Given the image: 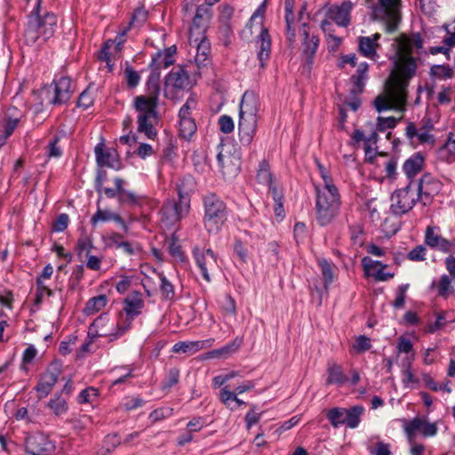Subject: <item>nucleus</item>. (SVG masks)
I'll list each match as a JSON object with an SVG mask.
<instances>
[{
    "label": "nucleus",
    "mask_w": 455,
    "mask_h": 455,
    "mask_svg": "<svg viewBox=\"0 0 455 455\" xmlns=\"http://www.w3.org/2000/svg\"><path fill=\"white\" fill-rule=\"evenodd\" d=\"M109 220L116 222L124 228V231H127L128 227L124 221V220L120 217V215L112 212L109 210L98 209L97 212L92 217L91 223L93 226H96L99 222H105Z\"/></svg>",
    "instance_id": "obj_30"
},
{
    "label": "nucleus",
    "mask_w": 455,
    "mask_h": 455,
    "mask_svg": "<svg viewBox=\"0 0 455 455\" xmlns=\"http://www.w3.org/2000/svg\"><path fill=\"white\" fill-rule=\"evenodd\" d=\"M369 65L366 62L359 64L356 73L352 76L351 79L357 88H362L364 85V81L367 79Z\"/></svg>",
    "instance_id": "obj_46"
},
{
    "label": "nucleus",
    "mask_w": 455,
    "mask_h": 455,
    "mask_svg": "<svg viewBox=\"0 0 455 455\" xmlns=\"http://www.w3.org/2000/svg\"><path fill=\"white\" fill-rule=\"evenodd\" d=\"M431 75L436 78L448 79L452 76L453 72L448 65H435L431 68Z\"/></svg>",
    "instance_id": "obj_48"
},
{
    "label": "nucleus",
    "mask_w": 455,
    "mask_h": 455,
    "mask_svg": "<svg viewBox=\"0 0 455 455\" xmlns=\"http://www.w3.org/2000/svg\"><path fill=\"white\" fill-rule=\"evenodd\" d=\"M193 254L204 279L210 282V272L213 271L217 267V259L214 252L211 249L204 250L195 248Z\"/></svg>",
    "instance_id": "obj_19"
},
{
    "label": "nucleus",
    "mask_w": 455,
    "mask_h": 455,
    "mask_svg": "<svg viewBox=\"0 0 455 455\" xmlns=\"http://www.w3.org/2000/svg\"><path fill=\"white\" fill-rule=\"evenodd\" d=\"M315 219L321 226L329 224L339 213L340 196L334 184H316Z\"/></svg>",
    "instance_id": "obj_2"
},
{
    "label": "nucleus",
    "mask_w": 455,
    "mask_h": 455,
    "mask_svg": "<svg viewBox=\"0 0 455 455\" xmlns=\"http://www.w3.org/2000/svg\"><path fill=\"white\" fill-rule=\"evenodd\" d=\"M213 3L210 4L209 5H200L197 7L195 16L192 20L193 27L196 28L207 27L211 18V5Z\"/></svg>",
    "instance_id": "obj_34"
},
{
    "label": "nucleus",
    "mask_w": 455,
    "mask_h": 455,
    "mask_svg": "<svg viewBox=\"0 0 455 455\" xmlns=\"http://www.w3.org/2000/svg\"><path fill=\"white\" fill-rule=\"evenodd\" d=\"M107 297L105 295H99L88 300L84 312L87 315H94L101 310L107 305Z\"/></svg>",
    "instance_id": "obj_41"
},
{
    "label": "nucleus",
    "mask_w": 455,
    "mask_h": 455,
    "mask_svg": "<svg viewBox=\"0 0 455 455\" xmlns=\"http://www.w3.org/2000/svg\"><path fill=\"white\" fill-rule=\"evenodd\" d=\"M57 380L58 374L55 371L48 370L46 372H44L36 387L38 397L42 399L47 396L48 394L52 391L53 386L56 384Z\"/></svg>",
    "instance_id": "obj_27"
},
{
    "label": "nucleus",
    "mask_w": 455,
    "mask_h": 455,
    "mask_svg": "<svg viewBox=\"0 0 455 455\" xmlns=\"http://www.w3.org/2000/svg\"><path fill=\"white\" fill-rule=\"evenodd\" d=\"M180 379V371L177 368H172L168 371L165 380L163 383V389L171 388L175 386Z\"/></svg>",
    "instance_id": "obj_55"
},
{
    "label": "nucleus",
    "mask_w": 455,
    "mask_h": 455,
    "mask_svg": "<svg viewBox=\"0 0 455 455\" xmlns=\"http://www.w3.org/2000/svg\"><path fill=\"white\" fill-rule=\"evenodd\" d=\"M403 430L407 437L416 438L418 433H421L424 437H432L437 434V426L427 418L416 417L403 421Z\"/></svg>",
    "instance_id": "obj_17"
},
{
    "label": "nucleus",
    "mask_w": 455,
    "mask_h": 455,
    "mask_svg": "<svg viewBox=\"0 0 455 455\" xmlns=\"http://www.w3.org/2000/svg\"><path fill=\"white\" fill-rule=\"evenodd\" d=\"M284 8V19L286 22L287 28H291L292 26H301L306 27V20L308 19V13L307 12V4L304 3L299 10V12L296 14L294 12L295 9V0H284L283 2Z\"/></svg>",
    "instance_id": "obj_21"
},
{
    "label": "nucleus",
    "mask_w": 455,
    "mask_h": 455,
    "mask_svg": "<svg viewBox=\"0 0 455 455\" xmlns=\"http://www.w3.org/2000/svg\"><path fill=\"white\" fill-rule=\"evenodd\" d=\"M424 157L420 153H415L403 165V170L408 178H412L423 168Z\"/></svg>",
    "instance_id": "obj_31"
},
{
    "label": "nucleus",
    "mask_w": 455,
    "mask_h": 455,
    "mask_svg": "<svg viewBox=\"0 0 455 455\" xmlns=\"http://www.w3.org/2000/svg\"><path fill=\"white\" fill-rule=\"evenodd\" d=\"M454 282L453 276L443 275L437 283H433V285L436 286L440 296L447 297L454 292Z\"/></svg>",
    "instance_id": "obj_37"
},
{
    "label": "nucleus",
    "mask_w": 455,
    "mask_h": 455,
    "mask_svg": "<svg viewBox=\"0 0 455 455\" xmlns=\"http://www.w3.org/2000/svg\"><path fill=\"white\" fill-rule=\"evenodd\" d=\"M41 0H37L36 5L29 16L28 25L31 28H47L57 26L58 19L52 12H45L44 16L40 14Z\"/></svg>",
    "instance_id": "obj_23"
},
{
    "label": "nucleus",
    "mask_w": 455,
    "mask_h": 455,
    "mask_svg": "<svg viewBox=\"0 0 455 455\" xmlns=\"http://www.w3.org/2000/svg\"><path fill=\"white\" fill-rule=\"evenodd\" d=\"M392 47L395 51L392 71L386 83L385 92L374 100V107L378 112L395 109L400 112L405 110L406 88L409 80L415 75L417 63L411 57L412 48H422V40L419 34L412 38L401 34L393 40Z\"/></svg>",
    "instance_id": "obj_1"
},
{
    "label": "nucleus",
    "mask_w": 455,
    "mask_h": 455,
    "mask_svg": "<svg viewBox=\"0 0 455 455\" xmlns=\"http://www.w3.org/2000/svg\"><path fill=\"white\" fill-rule=\"evenodd\" d=\"M116 323L117 322H110L106 315H101L90 325L88 335L92 339L97 337H109L110 340L116 339L125 333L121 332V330L116 328V325H112Z\"/></svg>",
    "instance_id": "obj_14"
},
{
    "label": "nucleus",
    "mask_w": 455,
    "mask_h": 455,
    "mask_svg": "<svg viewBox=\"0 0 455 455\" xmlns=\"http://www.w3.org/2000/svg\"><path fill=\"white\" fill-rule=\"evenodd\" d=\"M25 447L31 455H52L55 451V443L47 435L40 432L29 434Z\"/></svg>",
    "instance_id": "obj_15"
},
{
    "label": "nucleus",
    "mask_w": 455,
    "mask_h": 455,
    "mask_svg": "<svg viewBox=\"0 0 455 455\" xmlns=\"http://www.w3.org/2000/svg\"><path fill=\"white\" fill-rule=\"evenodd\" d=\"M118 249H122L124 253L130 256L141 252V247L138 243L127 241H124L122 243H119Z\"/></svg>",
    "instance_id": "obj_61"
},
{
    "label": "nucleus",
    "mask_w": 455,
    "mask_h": 455,
    "mask_svg": "<svg viewBox=\"0 0 455 455\" xmlns=\"http://www.w3.org/2000/svg\"><path fill=\"white\" fill-rule=\"evenodd\" d=\"M92 248V241L87 238H81L78 240L76 250L80 259H84V257L88 253L90 254L91 249Z\"/></svg>",
    "instance_id": "obj_56"
},
{
    "label": "nucleus",
    "mask_w": 455,
    "mask_h": 455,
    "mask_svg": "<svg viewBox=\"0 0 455 455\" xmlns=\"http://www.w3.org/2000/svg\"><path fill=\"white\" fill-rule=\"evenodd\" d=\"M174 61V60L167 58L161 51L156 52L150 62L152 72L148 79V84H158L161 69L167 68L172 65Z\"/></svg>",
    "instance_id": "obj_25"
},
{
    "label": "nucleus",
    "mask_w": 455,
    "mask_h": 455,
    "mask_svg": "<svg viewBox=\"0 0 455 455\" xmlns=\"http://www.w3.org/2000/svg\"><path fill=\"white\" fill-rule=\"evenodd\" d=\"M257 44H259V51L258 52V59L260 66L264 67L265 62L269 59L271 52V38L267 30H261Z\"/></svg>",
    "instance_id": "obj_29"
},
{
    "label": "nucleus",
    "mask_w": 455,
    "mask_h": 455,
    "mask_svg": "<svg viewBox=\"0 0 455 455\" xmlns=\"http://www.w3.org/2000/svg\"><path fill=\"white\" fill-rule=\"evenodd\" d=\"M371 347V339L364 335L358 336L355 339V343L352 346V348L356 353L365 352V351L369 350Z\"/></svg>",
    "instance_id": "obj_52"
},
{
    "label": "nucleus",
    "mask_w": 455,
    "mask_h": 455,
    "mask_svg": "<svg viewBox=\"0 0 455 455\" xmlns=\"http://www.w3.org/2000/svg\"><path fill=\"white\" fill-rule=\"evenodd\" d=\"M189 44L196 48L195 60L198 67L204 66L210 52V43L204 36V30H190Z\"/></svg>",
    "instance_id": "obj_20"
},
{
    "label": "nucleus",
    "mask_w": 455,
    "mask_h": 455,
    "mask_svg": "<svg viewBox=\"0 0 455 455\" xmlns=\"http://www.w3.org/2000/svg\"><path fill=\"white\" fill-rule=\"evenodd\" d=\"M403 382L406 387L415 388L419 387V379L412 373L410 364L403 371Z\"/></svg>",
    "instance_id": "obj_50"
},
{
    "label": "nucleus",
    "mask_w": 455,
    "mask_h": 455,
    "mask_svg": "<svg viewBox=\"0 0 455 455\" xmlns=\"http://www.w3.org/2000/svg\"><path fill=\"white\" fill-rule=\"evenodd\" d=\"M95 156L98 165L116 170L120 169L118 155L115 149H105L104 144L100 143L95 147Z\"/></svg>",
    "instance_id": "obj_24"
},
{
    "label": "nucleus",
    "mask_w": 455,
    "mask_h": 455,
    "mask_svg": "<svg viewBox=\"0 0 455 455\" xmlns=\"http://www.w3.org/2000/svg\"><path fill=\"white\" fill-rule=\"evenodd\" d=\"M318 43V36L315 35L311 30H304L303 52L306 55L308 63H312L313 61V57L317 50Z\"/></svg>",
    "instance_id": "obj_28"
},
{
    "label": "nucleus",
    "mask_w": 455,
    "mask_h": 455,
    "mask_svg": "<svg viewBox=\"0 0 455 455\" xmlns=\"http://www.w3.org/2000/svg\"><path fill=\"white\" fill-rule=\"evenodd\" d=\"M379 4L373 10V17L383 20L387 28H396L401 21V0H379Z\"/></svg>",
    "instance_id": "obj_10"
},
{
    "label": "nucleus",
    "mask_w": 455,
    "mask_h": 455,
    "mask_svg": "<svg viewBox=\"0 0 455 455\" xmlns=\"http://www.w3.org/2000/svg\"><path fill=\"white\" fill-rule=\"evenodd\" d=\"M73 93L72 81L69 77L61 76L47 89L49 103L63 105L68 102Z\"/></svg>",
    "instance_id": "obj_13"
},
{
    "label": "nucleus",
    "mask_w": 455,
    "mask_h": 455,
    "mask_svg": "<svg viewBox=\"0 0 455 455\" xmlns=\"http://www.w3.org/2000/svg\"><path fill=\"white\" fill-rule=\"evenodd\" d=\"M148 18V12L144 9H137L131 19L130 26L131 27H142L146 22Z\"/></svg>",
    "instance_id": "obj_57"
},
{
    "label": "nucleus",
    "mask_w": 455,
    "mask_h": 455,
    "mask_svg": "<svg viewBox=\"0 0 455 455\" xmlns=\"http://www.w3.org/2000/svg\"><path fill=\"white\" fill-rule=\"evenodd\" d=\"M178 201L168 200L163 206V220L166 225H172L185 217L190 208V198L188 192H185L181 186L178 187Z\"/></svg>",
    "instance_id": "obj_6"
},
{
    "label": "nucleus",
    "mask_w": 455,
    "mask_h": 455,
    "mask_svg": "<svg viewBox=\"0 0 455 455\" xmlns=\"http://www.w3.org/2000/svg\"><path fill=\"white\" fill-rule=\"evenodd\" d=\"M409 288V284H402L397 288L396 298L393 302V306L395 308H402L404 306L406 291Z\"/></svg>",
    "instance_id": "obj_59"
},
{
    "label": "nucleus",
    "mask_w": 455,
    "mask_h": 455,
    "mask_svg": "<svg viewBox=\"0 0 455 455\" xmlns=\"http://www.w3.org/2000/svg\"><path fill=\"white\" fill-rule=\"evenodd\" d=\"M149 89L153 90L150 96H137L133 100V107L139 113L138 132H142L149 140H155L157 132L154 128L152 120L156 117V107L158 102L159 86L155 84H148Z\"/></svg>",
    "instance_id": "obj_3"
},
{
    "label": "nucleus",
    "mask_w": 455,
    "mask_h": 455,
    "mask_svg": "<svg viewBox=\"0 0 455 455\" xmlns=\"http://www.w3.org/2000/svg\"><path fill=\"white\" fill-rule=\"evenodd\" d=\"M396 349L398 354L406 355V361L408 364H411V363L415 358V353L411 341L403 336H400L397 340Z\"/></svg>",
    "instance_id": "obj_39"
},
{
    "label": "nucleus",
    "mask_w": 455,
    "mask_h": 455,
    "mask_svg": "<svg viewBox=\"0 0 455 455\" xmlns=\"http://www.w3.org/2000/svg\"><path fill=\"white\" fill-rule=\"evenodd\" d=\"M124 305L125 316L121 315L117 323L112 324L119 328L121 332H126L131 328L133 319L141 313L144 307L142 293L140 291H132L125 298Z\"/></svg>",
    "instance_id": "obj_8"
},
{
    "label": "nucleus",
    "mask_w": 455,
    "mask_h": 455,
    "mask_svg": "<svg viewBox=\"0 0 455 455\" xmlns=\"http://www.w3.org/2000/svg\"><path fill=\"white\" fill-rule=\"evenodd\" d=\"M327 373L328 377L326 382L328 385L336 384L340 386L347 380L342 367L335 363H328Z\"/></svg>",
    "instance_id": "obj_32"
},
{
    "label": "nucleus",
    "mask_w": 455,
    "mask_h": 455,
    "mask_svg": "<svg viewBox=\"0 0 455 455\" xmlns=\"http://www.w3.org/2000/svg\"><path fill=\"white\" fill-rule=\"evenodd\" d=\"M93 100L94 99L90 89H86L80 94L77 100V106L86 109L92 105Z\"/></svg>",
    "instance_id": "obj_62"
},
{
    "label": "nucleus",
    "mask_w": 455,
    "mask_h": 455,
    "mask_svg": "<svg viewBox=\"0 0 455 455\" xmlns=\"http://www.w3.org/2000/svg\"><path fill=\"white\" fill-rule=\"evenodd\" d=\"M190 80L188 72L179 68L172 70L165 78L164 94L167 98L174 99L178 91L189 87Z\"/></svg>",
    "instance_id": "obj_16"
},
{
    "label": "nucleus",
    "mask_w": 455,
    "mask_h": 455,
    "mask_svg": "<svg viewBox=\"0 0 455 455\" xmlns=\"http://www.w3.org/2000/svg\"><path fill=\"white\" fill-rule=\"evenodd\" d=\"M401 118L402 117L397 119V118L393 117V116H389V117L379 116L377 118L378 129L380 132H385L387 129H393V128H395L396 126V124H397L398 120H400Z\"/></svg>",
    "instance_id": "obj_53"
},
{
    "label": "nucleus",
    "mask_w": 455,
    "mask_h": 455,
    "mask_svg": "<svg viewBox=\"0 0 455 455\" xmlns=\"http://www.w3.org/2000/svg\"><path fill=\"white\" fill-rule=\"evenodd\" d=\"M241 156L234 146L224 145L217 156V160L225 176L235 177L240 172Z\"/></svg>",
    "instance_id": "obj_12"
},
{
    "label": "nucleus",
    "mask_w": 455,
    "mask_h": 455,
    "mask_svg": "<svg viewBox=\"0 0 455 455\" xmlns=\"http://www.w3.org/2000/svg\"><path fill=\"white\" fill-rule=\"evenodd\" d=\"M436 229L434 227H427L425 233L426 244L444 253L454 252L455 242L443 237Z\"/></svg>",
    "instance_id": "obj_22"
},
{
    "label": "nucleus",
    "mask_w": 455,
    "mask_h": 455,
    "mask_svg": "<svg viewBox=\"0 0 455 455\" xmlns=\"http://www.w3.org/2000/svg\"><path fill=\"white\" fill-rule=\"evenodd\" d=\"M196 107V100L193 96H190L186 103L180 108L179 112V118H192L190 116L191 111Z\"/></svg>",
    "instance_id": "obj_54"
},
{
    "label": "nucleus",
    "mask_w": 455,
    "mask_h": 455,
    "mask_svg": "<svg viewBox=\"0 0 455 455\" xmlns=\"http://www.w3.org/2000/svg\"><path fill=\"white\" fill-rule=\"evenodd\" d=\"M259 108V99L252 92H245L240 102L238 122L239 140L243 146H249L255 136Z\"/></svg>",
    "instance_id": "obj_4"
},
{
    "label": "nucleus",
    "mask_w": 455,
    "mask_h": 455,
    "mask_svg": "<svg viewBox=\"0 0 455 455\" xmlns=\"http://www.w3.org/2000/svg\"><path fill=\"white\" fill-rule=\"evenodd\" d=\"M220 130L224 133H230L235 128L233 119L227 115H223L219 118Z\"/></svg>",
    "instance_id": "obj_64"
},
{
    "label": "nucleus",
    "mask_w": 455,
    "mask_h": 455,
    "mask_svg": "<svg viewBox=\"0 0 455 455\" xmlns=\"http://www.w3.org/2000/svg\"><path fill=\"white\" fill-rule=\"evenodd\" d=\"M179 131L182 138L189 140L196 131L195 120L193 118L180 119Z\"/></svg>",
    "instance_id": "obj_43"
},
{
    "label": "nucleus",
    "mask_w": 455,
    "mask_h": 455,
    "mask_svg": "<svg viewBox=\"0 0 455 455\" xmlns=\"http://www.w3.org/2000/svg\"><path fill=\"white\" fill-rule=\"evenodd\" d=\"M227 207L215 195L204 197V226L209 232H218L227 220Z\"/></svg>",
    "instance_id": "obj_5"
},
{
    "label": "nucleus",
    "mask_w": 455,
    "mask_h": 455,
    "mask_svg": "<svg viewBox=\"0 0 455 455\" xmlns=\"http://www.w3.org/2000/svg\"><path fill=\"white\" fill-rule=\"evenodd\" d=\"M379 35L375 34L374 38L371 37H361L359 43V49L362 54L369 59H374L377 56L376 40L379 39Z\"/></svg>",
    "instance_id": "obj_35"
},
{
    "label": "nucleus",
    "mask_w": 455,
    "mask_h": 455,
    "mask_svg": "<svg viewBox=\"0 0 455 455\" xmlns=\"http://www.w3.org/2000/svg\"><path fill=\"white\" fill-rule=\"evenodd\" d=\"M98 390L92 387L84 389L77 396L79 403H93L98 397Z\"/></svg>",
    "instance_id": "obj_49"
},
{
    "label": "nucleus",
    "mask_w": 455,
    "mask_h": 455,
    "mask_svg": "<svg viewBox=\"0 0 455 455\" xmlns=\"http://www.w3.org/2000/svg\"><path fill=\"white\" fill-rule=\"evenodd\" d=\"M114 42L111 39L108 40L101 51L99 52V59L106 63L108 71L113 69L114 61L112 59L111 49L113 48Z\"/></svg>",
    "instance_id": "obj_45"
},
{
    "label": "nucleus",
    "mask_w": 455,
    "mask_h": 455,
    "mask_svg": "<svg viewBox=\"0 0 455 455\" xmlns=\"http://www.w3.org/2000/svg\"><path fill=\"white\" fill-rule=\"evenodd\" d=\"M419 199L416 188L410 182L405 188L396 189L390 198V211L395 215H403L410 212Z\"/></svg>",
    "instance_id": "obj_7"
},
{
    "label": "nucleus",
    "mask_w": 455,
    "mask_h": 455,
    "mask_svg": "<svg viewBox=\"0 0 455 455\" xmlns=\"http://www.w3.org/2000/svg\"><path fill=\"white\" fill-rule=\"evenodd\" d=\"M363 411L362 406H354L350 409L333 408L327 412V418L333 427L346 425L349 428H355L361 421Z\"/></svg>",
    "instance_id": "obj_9"
},
{
    "label": "nucleus",
    "mask_w": 455,
    "mask_h": 455,
    "mask_svg": "<svg viewBox=\"0 0 455 455\" xmlns=\"http://www.w3.org/2000/svg\"><path fill=\"white\" fill-rule=\"evenodd\" d=\"M267 2L268 0H263V2L254 11L247 23V27L249 28H259L263 26Z\"/></svg>",
    "instance_id": "obj_38"
},
{
    "label": "nucleus",
    "mask_w": 455,
    "mask_h": 455,
    "mask_svg": "<svg viewBox=\"0 0 455 455\" xmlns=\"http://www.w3.org/2000/svg\"><path fill=\"white\" fill-rule=\"evenodd\" d=\"M362 264L366 274L372 277L374 276V272H378V270L386 267L385 264L379 260H373L370 257H364L362 259Z\"/></svg>",
    "instance_id": "obj_47"
},
{
    "label": "nucleus",
    "mask_w": 455,
    "mask_h": 455,
    "mask_svg": "<svg viewBox=\"0 0 455 455\" xmlns=\"http://www.w3.org/2000/svg\"><path fill=\"white\" fill-rule=\"evenodd\" d=\"M318 265L321 268V273L323 279V286L326 290H328L335 277L334 266H332L324 259H319Z\"/></svg>",
    "instance_id": "obj_40"
},
{
    "label": "nucleus",
    "mask_w": 455,
    "mask_h": 455,
    "mask_svg": "<svg viewBox=\"0 0 455 455\" xmlns=\"http://www.w3.org/2000/svg\"><path fill=\"white\" fill-rule=\"evenodd\" d=\"M160 289L163 296L167 299H172V297L174 296L173 285L169 282V280L164 275L160 276Z\"/></svg>",
    "instance_id": "obj_58"
},
{
    "label": "nucleus",
    "mask_w": 455,
    "mask_h": 455,
    "mask_svg": "<svg viewBox=\"0 0 455 455\" xmlns=\"http://www.w3.org/2000/svg\"><path fill=\"white\" fill-rule=\"evenodd\" d=\"M214 341V339H208L205 340L178 342L173 345L172 351L173 353H196L211 347Z\"/></svg>",
    "instance_id": "obj_26"
},
{
    "label": "nucleus",
    "mask_w": 455,
    "mask_h": 455,
    "mask_svg": "<svg viewBox=\"0 0 455 455\" xmlns=\"http://www.w3.org/2000/svg\"><path fill=\"white\" fill-rule=\"evenodd\" d=\"M48 407L56 416H61L68 410L67 400L61 395H55L52 398L48 403Z\"/></svg>",
    "instance_id": "obj_44"
},
{
    "label": "nucleus",
    "mask_w": 455,
    "mask_h": 455,
    "mask_svg": "<svg viewBox=\"0 0 455 455\" xmlns=\"http://www.w3.org/2000/svg\"><path fill=\"white\" fill-rule=\"evenodd\" d=\"M416 188L417 193L419 195L424 205L431 203L433 197L437 195L443 188V183L434 178L432 175L427 173L424 174Z\"/></svg>",
    "instance_id": "obj_18"
},
{
    "label": "nucleus",
    "mask_w": 455,
    "mask_h": 455,
    "mask_svg": "<svg viewBox=\"0 0 455 455\" xmlns=\"http://www.w3.org/2000/svg\"><path fill=\"white\" fill-rule=\"evenodd\" d=\"M256 177L259 183L267 186L272 192L273 188H275L273 186L272 173L267 161L264 160L259 163Z\"/></svg>",
    "instance_id": "obj_36"
},
{
    "label": "nucleus",
    "mask_w": 455,
    "mask_h": 455,
    "mask_svg": "<svg viewBox=\"0 0 455 455\" xmlns=\"http://www.w3.org/2000/svg\"><path fill=\"white\" fill-rule=\"evenodd\" d=\"M168 249L169 252L178 260L183 261L184 260V255L180 249V245L179 244L178 241L172 237L168 242Z\"/></svg>",
    "instance_id": "obj_63"
},
{
    "label": "nucleus",
    "mask_w": 455,
    "mask_h": 455,
    "mask_svg": "<svg viewBox=\"0 0 455 455\" xmlns=\"http://www.w3.org/2000/svg\"><path fill=\"white\" fill-rule=\"evenodd\" d=\"M438 159L449 164L455 162V140L449 134L446 143L437 151Z\"/></svg>",
    "instance_id": "obj_33"
},
{
    "label": "nucleus",
    "mask_w": 455,
    "mask_h": 455,
    "mask_svg": "<svg viewBox=\"0 0 455 455\" xmlns=\"http://www.w3.org/2000/svg\"><path fill=\"white\" fill-rule=\"evenodd\" d=\"M353 8L354 4L350 0L344 1L340 4L330 6L326 11L325 19L321 23L322 28L331 23L338 27H348L351 20L350 13Z\"/></svg>",
    "instance_id": "obj_11"
},
{
    "label": "nucleus",
    "mask_w": 455,
    "mask_h": 455,
    "mask_svg": "<svg viewBox=\"0 0 455 455\" xmlns=\"http://www.w3.org/2000/svg\"><path fill=\"white\" fill-rule=\"evenodd\" d=\"M242 337H235L232 341L228 342L222 347L226 358L230 357L232 355L236 353L243 344Z\"/></svg>",
    "instance_id": "obj_51"
},
{
    "label": "nucleus",
    "mask_w": 455,
    "mask_h": 455,
    "mask_svg": "<svg viewBox=\"0 0 455 455\" xmlns=\"http://www.w3.org/2000/svg\"><path fill=\"white\" fill-rule=\"evenodd\" d=\"M386 177L395 179L397 175V160L394 157L388 158L384 163Z\"/></svg>",
    "instance_id": "obj_60"
},
{
    "label": "nucleus",
    "mask_w": 455,
    "mask_h": 455,
    "mask_svg": "<svg viewBox=\"0 0 455 455\" xmlns=\"http://www.w3.org/2000/svg\"><path fill=\"white\" fill-rule=\"evenodd\" d=\"M12 112H17V109L16 108H10L8 110L7 117H6V123H5V125H4V135L3 136L4 138H5V140L17 128L18 124H19L20 119V116H21L20 113L14 114Z\"/></svg>",
    "instance_id": "obj_42"
}]
</instances>
